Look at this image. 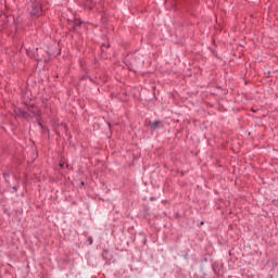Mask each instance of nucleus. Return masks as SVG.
Instances as JSON below:
<instances>
[{
	"instance_id": "3",
	"label": "nucleus",
	"mask_w": 278,
	"mask_h": 278,
	"mask_svg": "<svg viewBox=\"0 0 278 278\" xmlns=\"http://www.w3.org/2000/svg\"><path fill=\"white\" fill-rule=\"evenodd\" d=\"M87 241L89 242L90 245L93 243V240L91 237H89V239H87Z\"/></svg>"
},
{
	"instance_id": "2",
	"label": "nucleus",
	"mask_w": 278,
	"mask_h": 278,
	"mask_svg": "<svg viewBox=\"0 0 278 278\" xmlns=\"http://www.w3.org/2000/svg\"><path fill=\"white\" fill-rule=\"evenodd\" d=\"M149 127H151V129H157V127H160V122H150Z\"/></svg>"
},
{
	"instance_id": "5",
	"label": "nucleus",
	"mask_w": 278,
	"mask_h": 278,
	"mask_svg": "<svg viewBox=\"0 0 278 278\" xmlns=\"http://www.w3.org/2000/svg\"><path fill=\"white\" fill-rule=\"evenodd\" d=\"M60 166L62 167V166H64V164H60Z\"/></svg>"
},
{
	"instance_id": "1",
	"label": "nucleus",
	"mask_w": 278,
	"mask_h": 278,
	"mask_svg": "<svg viewBox=\"0 0 278 278\" xmlns=\"http://www.w3.org/2000/svg\"><path fill=\"white\" fill-rule=\"evenodd\" d=\"M31 14L33 16H40V14H42V8L40 4L36 3L33 5Z\"/></svg>"
},
{
	"instance_id": "4",
	"label": "nucleus",
	"mask_w": 278,
	"mask_h": 278,
	"mask_svg": "<svg viewBox=\"0 0 278 278\" xmlns=\"http://www.w3.org/2000/svg\"><path fill=\"white\" fill-rule=\"evenodd\" d=\"M30 112H33L34 114H38V113H36L35 109H31Z\"/></svg>"
},
{
	"instance_id": "6",
	"label": "nucleus",
	"mask_w": 278,
	"mask_h": 278,
	"mask_svg": "<svg viewBox=\"0 0 278 278\" xmlns=\"http://www.w3.org/2000/svg\"><path fill=\"white\" fill-rule=\"evenodd\" d=\"M201 225H204V223H203V222H201Z\"/></svg>"
}]
</instances>
